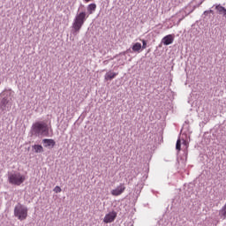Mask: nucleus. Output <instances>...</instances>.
Listing matches in <instances>:
<instances>
[{
  "instance_id": "a211bd4d",
  "label": "nucleus",
  "mask_w": 226,
  "mask_h": 226,
  "mask_svg": "<svg viewBox=\"0 0 226 226\" xmlns=\"http://www.w3.org/2000/svg\"><path fill=\"white\" fill-rule=\"evenodd\" d=\"M204 13H207V11H206Z\"/></svg>"
},
{
  "instance_id": "f257e3e1",
  "label": "nucleus",
  "mask_w": 226,
  "mask_h": 226,
  "mask_svg": "<svg viewBox=\"0 0 226 226\" xmlns=\"http://www.w3.org/2000/svg\"><path fill=\"white\" fill-rule=\"evenodd\" d=\"M32 133L36 137H48L49 136V124L45 122H35L32 125Z\"/></svg>"
},
{
  "instance_id": "9d476101",
  "label": "nucleus",
  "mask_w": 226,
  "mask_h": 226,
  "mask_svg": "<svg viewBox=\"0 0 226 226\" xmlns=\"http://www.w3.org/2000/svg\"><path fill=\"white\" fill-rule=\"evenodd\" d=\"M116 77H117V72L109 71L105 74L104 79L105 80H112V79H116Z\"/></svg>"
},
{
  "instance_id": "9b49d317",
  "label": "nucleus",
  "mask_w": 226,
  "mask_h": 226,
  "mask_svg": "<svg viewBox=\"0 0 226 226\" xmlns=\"http://www.w3.org/2000/svg\"><path fill=\"white\" fill-rule=\"evenodd\" d=\"M87 12L88 14L87 15H93V13H94V11H96V4H90L87 5Z\"/></svg>"
},
{
  "instance_id": "39448f33",
  "label": "nucleus",
  "mask_w": 226,
  "mask_h": 226,
  "mask_svg": "<svg viewBox=\"0 0 226 226\" xmlns=\"http://www.w3.org/2000/svg\"><path fill=\"white\" fill-rule=\"evenodd\" d=\"M124 190H126V186H124V184H120L119 186L111 191V195H113V197H119V195L124 193Z\"/></svg>"
},
{
  "instance_id": "2eb2a0df",
  "label": "nucleus",
  "mask_w": 226,
  "mask_h": 226,
  "mask_svg": "<svg viewBox=\"0 0 226 226\" xmlns=\"http://www.w3.org/2000/svg\"><path fill=\"white\" fill-rule=\"evenodd\" d=\"M141 41H142L141 49H143V50L145 49H147V41H146V40H141Z\"/></svg>"
},
{
  "instance_id": "4468645a",
  "label": "nucleus",
  "mask_w": 226,
  "mask_h": 226,
  "mask_svg": "<svg viewBox=\"0 0 226 226\" xmlns=\"http://www.w3.org/2000/svg\"><path fill=\"white\" fill-rule=\"evenodd\" d=\"M176 149L181 151V139H179L177 140Z\"/></svg>"
},
{
  "instance_id": "6e6552de",
  "label": "nucleus",
  "mask_w": 226,
  "mask_h": 226,
  "mask_svg": "<svg viewBox=\"0 0 226 226\" xmlns=\"http://www.w3.org/2000/svg\"><path fill=\"white\" fill-rule=\"evenodd\" d=\"M42 144H44V147H54L56 141L52 139H42Z\"/></svg>"
},
{
  "instance_id": "f8f14e48",
  "label": "nucleus",
  "mask_w": 226,
  "mask_h": 226,
  "mask_svg": "<svg viewBox=\"0 0 226 226\" xmlns=\"http://www.w3.org/2000/svg\"><path fill=\"white\" fill-rule=\"evenodd\" d=\"M142 49V44L140 42H136L132 45V52H140V49Z\"/></svg>"
},
{
  "instance_id": "0eeeda50",
  "label": "nucleus",
  "mask_w": 226,
  "mask_h": 226,
  "mask_svg": "<svg viewBox=\"0 0 226 226\" xmlns=\"http://www.w3.org/2000/svg\"><path fill=\"white\" fill-rule=\"evenodd\" d=\"M162 43L163 45H172L174 43V35L173 34H168L162 38Z\"/></svg>"
},
{
  "instance_id": "423d86ee",
  "label": "nucleus",
  "mask_w": 226,
  "mask_h": 226,
  "mask_svg": "<svg viewBox=\"0 0 226 226\" xmlns=\"http://www.w3.org/2000/svg\"><path fill=\"white\" fill-rule=\"evenodd\" d=\"M117 214L116 212H110L104 217V223H112L116 220Z\"/></svg>"
},
{
  "instance_id": "f03ea898",
  "label": "nucleus",
  "mask_w": 226,
  "mask_h": 226,
  "mask_svg": "<svg viewBox=\"0 0 226 226\" xmlns=\"http://www.w3.org/2000/svg\"><path fill=\"white\" fill-rule=\"evenodd\" d=\"M88 18L89 15H87L86 11H81L76 15L74 21L72 23V29H74L75 33H79V31L82 29L84 22H86V20H87Z\"/></svg>"
},
{
  "instance_id": "7ed1b4c3",
  "label": "nucleus",
  "mask_w": 226,
  "mask_h": 226,
  "mask_svg": "<svg viewBox=\"0 0 226 226\" xmlns=\"http://www.w3.org/2000/svg\"><path fill=\"white\" fill-rule=\"evenodd\" d=\"M8 181L10 185L20 186L26 181V177L20 172H14L8 175Z\"/></svg>"
},
{
  "instance_id": "f3484780",
  "label": "nucleus",
  "mask_w": 226,
  "mask_h": 226,
  "mask_svg": "<svg viewBox=\"0 0 226 226\" xmlns=\"http://www.w3.org/2000/svg\"><path fill=\"white\" fill-rule=\"evenodd\" d=\"M208 13H213V10L208 11Z\"/></svg>"
},
{
  "instance_id": "20e7f679",
  "label": "nucleus",
  "mask_w": 226,
  "mask_h": 226,
  "mask_svg": "<svg viewBox=\"0 0 226 226\" xmlns=\"http://www.w3.org/2000/svg\"><path fill=\"white\" fill-rule=\"evenodd\" d=\"M27 207L24 205L19 203L14 207V216L18 218V220H20V222H23V220H26L27 218Z\"/></svg>"
},
{
  "instance_id": "1a4fd4ad",
  "label": "nucleus",
  "mask_w": 226,
  "mask_h": 226,
  "mask_svg": "<svg viewBox=\"0 0 226 226\" xmlns=\"http://www.w3.org/2000/svg\"><path fill=\"white\" fill-rule=\"evenodd\" d=\"M215 10L219 13V15H223L226 19V9L225 7L222 6L221 4L215 5Z\"/></svg>"
},
{
  "instance_id": "ddd939ff",
  "label": "nucleus",
  "mask_w": 226,
  "mask_h": 226,
  "mask_svg": "<svg viewBox=\"0 0 226 226\" xmlns=\"http://www.w3.org/2000/svg\"><path fill=\"white\" fill-rule=\"evenodd\" d=\"M33 149L34 150V153H43V147L41 145H34Z\"/></svg>"
},
{
  "instance_id": "dca6fc26",
  "label": "nucleus",
  "mask_w": 226,
  "mask_h": 226,
  "mask_svg": "<svg viewBox=\"0 0 226 226\" xmlns=\"http://www.w3.org/2000/svg\"><path fill=\"white\" fill-rule=\"evenodd\" d=\"M61 187L60 186H58V185H56L55 188H54V190H53V192H55V193H61Z\"/></svg>"
}]
</instances>
